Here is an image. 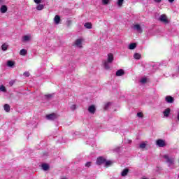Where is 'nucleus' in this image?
<instances>
[{"label":"nucleus","mask_w":179,"mask_h":179,"mask_svg":"<svg viewBox=\"0 0 179 179\" xmlns=\"http://www.w3.org/2000/svg\"><path fill=\"white\" fill-rule=\"evenodd\" d=\"M159 22H162V23H164L165 24H168V23H170V20H169V18H167V15L165 14H162L159 17Z\"/></svg>","instance_id":"obj_1"},{"label":"nucleus","mask_w":179,"mask_h":179,"mask_svg":"<svg viewBox=\"0 0 179 179\" xmlns=\"http://www.w3.org/2000/svg\"><path fill=\"white\" fill-rule=\"evenodd\" d=\"M156 145L159 148H164V146L167 145V144L166 143V141L163 139L157 140Z\"/></svg>","instance_id":"obj_2"},{"label":"nucleus","mask_w":179,"mask_h":179,"mask_svg":"<svg viewBox=\"0 0 179 179\" xmlns=\"http://www.w3.org/2000/svg\"><path fill=\"white\" fill-rule=\"evenodd\" d=\"M106 163V158L104 157H99L96 159V164L98 166H101V164H104Z\"/></svg>","instance_id":"obj_3"},{"label":"nucleus","mask_w":179,"mask_h":179,"mask_svg":"<svg viewBox=\"0 0 179 179\" xmlns=\"http://www.w3.org/2000/svg\"><path fill=\"white\" fill-rule=\"evenodd\" d=\"M163 158L165 159L166 163H169L171 166L174 164V158H169L167 155H164Z\"/></svg>","instance_id":"obj_4"},{"label":"nucleus","mask_w":179,"mask_h":179,"mask_svg":"<svg viewBox=\"0 0 179 179\" xmlns=\"http://www.w3.org/2000/svg\"><path fill=\"white\" fill-rule=\"evenodd\" d=\"M47 120H50L51 121H54V120H57L58 118V115L55 113H51L50 115H46Z\"/></svg>","instance_id":"obj_5"},{"label":"nucleus","mask_w":179,"mask_h":179,"mask_svg":"<svg viewBox=\"0 0 179 179\" xmlns=\"http://www.w3.org/2000/svg\"><path fill=\"white\" fill-rule=\"evenodd\" d=\"M82 41H83V39L82 38L77 39L75 41V45H76V47H78V48H82Z\"/></svg>","instance_id":"obj_6"},{"label":"nucleus","mask_w":179,"mask_h":179,"mask_svg":"<svg viewBox=\"0 0 179 179\" xmlns=\"http://www.w3.org/2000/svg\"><path fill=\"white\" fill-rule=\"evenodd\" d=\"M113 61H114V55L111 53L108 54V59L106 62L111 64Z\"/></svg>","instance_id":"obj_7"},{"label":"nucleus","mask_w":179,"mask_h":179,"mask_svg":"<svg viewBox=\"0 0 179 179\" xmlns=\"http://www.w3.org/2000/svg\"><path fill=\"white\" fill-rule=\"evenodd\" d=\"M88 111L91 114H94L96 113V106L94 105H92L88 108Z\"/></svg>","instance_id":"obj_8"},{"label":"nucleus","mask_w":179,"mask_h":179,"mask_svg":"<svg viewBox=\"0 0 179 179\" xmlns=\"http://www.w3.org/2000/svg\"><path fill=\"white\" fill-rule=\"evenodd\" d=\"M165 100L167 103H174V98L171 96H166Z\"/></svg>","instance_id":"obj_9"},{"label":"nucleus","mask_w":179,"mask_h":179,"mask_svg":"<svg viewBox=\"0 0 179 179\" xmlns=\"http://www.w3.org/2000/svg\"><path fill=\"white\" fill-rule=\"evenodd\" d=\"M134 28L135 30H136L138 33H142V28L141 27V25L138 24H136L134 26Z\"/></svg>","instance_id":"obj_10"},{"label":"nucleus","mask_w":179,"mask_h":179,"mask_svg":"<svg viewBox=\"0 0 179 179\" xmlns=\"http://www.w3.org/2000/svg\"><path fill=\"white\" fill-rule=\"evenodd\" d=\"M54 20L56 24H59V22H61V17H59V15H55Z\"/></svg>","instance_id":"obj_11"},{"label":"nucleus","mask_w":179,"mask_h":179,"mask_svg":"<svg viewBox=\"0 0 179 179\" xmlns=\"http://www.w3.org/2000/svg\"><path fill=\"white\" fill-rule=\"evenodd\" d=\"M171 111V110L170 108H166L164 111V117H169V115H170V112Z\"/></svg>","instance_id":"obj_12"},{"label":"nucleus","mask_w":179,"mask_h":179,"mask_svg":"<svg viewBox=\"0 0 179 179\" xmlns=\"http://www.w3.org/2000/svg\"><path fill=\"white\" fill-rule=\"evenodd\" d=\"M0 10L1 13H6L8 10V7H6V6H2L0 8Z\"/></svg>","instance_id":"obj_13"},{"label":"nucleus","mask_w":179,"mask_h":179,"mask_svg":"<svg viewBox=\"0 0 179 179\" xmlns=\"http://www.w3.org/2000/svg\"><path fill=\"white\" fill-rule=\"evenodd\" d=\"M42 169L44 171H47L50 169V166L48 164H42Z\"/></svg>","instance_id":"obj_14"},{"label":"nucleus","mask_w":179,"mask_h":179,"mask_svg":"<svg viewBox=\"0 0 179 179\" xmlns=\"http://www.w3.org/2000/svg\"><path fill=\"white\" fill-rule=\"evenodd\" d=\"M3 108L6 113H9V111H10V106L9 104H5L3 106Z\"/></svg>","instance_id":"obj_15"},{"label":"nucleus","mask_w":179,"mask_h":179,"mask_svg":"<svg viewBox=\"0 0 179 179\" xmlns=\"http://www.w3.org/2000/svg\"><path fill=\"white\" fill-rule=\"evenodd\" d=\"M124 70H122V69L118 70L116 72V76H122V75H124Z\"/></svg>","instance_id":"obj_16"},{"label":"nucleus","mask_w":179,"mask_h":179,"mask_svg":"<svg viewBox=\"0 0 179 179\" xmlns=\"http://www.w3.org/2000/svg\"><path fill=\"white\" fill-rule=\"evenodd\" d=\"M129 172V169H125L124 170H123L122 172V177H125V176H127Z\"/></svg>","instance_id":"obj_17"},{"label":"nucleus","mask_w":179,"mask_h":179,"mask_svg":"<svg viewBox=\"0 0 179 179\" xmlns=\"http://www.w3.org/2000/svg\"><path fill=\"white\" fill-rule=\"evenodd\" d=\"M84 26L86 29H92V27H93V25L91 22H87L84 24Z\"/></svg>","instance_id":"obj_18"},{"label":"nucleus","mask_w":179,"mask_h":179,"mask_svg":"<svg viewBox=\"0 0 179 179\" xmlns=\"http://www.w3.org/2000/svg\"><path fill=\"white\" fill-rule=\"evenodd\" d=\"M110 64V62H108L107 61H105L103 62L105 69H110V64Z\"/></svg>","instance_id":"obj_19"},{"label":"nucleus","mask_w":179,"mask_h":179,"mask_svg":"<svg viewBox=\"0 0 179 179\" xmlns=\"http://www.w3.org/2000/svg\"><path fill=\"white\" fill-rule=\"evenodd\" d=\"M136 48V43H131L129 45V50H135Z\"/></svg>","instance_id":"obj_20"},{"label":"nucleus","mask_w":179,"mask_h":179,"mask_svg":"<svg viewBox=\"0 0 179 179\" xmlns=\"http://www.w3.org/2000/svg\"><path fill=\"white\" fill-rule=\"evenodd\" d=\"M1 50L3 51H6V50H8V45L6 43H3L2 45H1Z\"/></svg>","instance_id":"obj_21"},{"label":"nucleus","mask_w":179,"mask_h":179,"mask_svg":"<svg viewBox=\"0 0 179 179\" xmlns=\"http://www.w3.org/2000/svg\"><path fill=\"white\" fill-rule=\"evenodd\" d=\"M20 54L21 55L24 56V55H26V54H27V50L26 49H22L20 50Z\"/></svg>","instance_id":"obj_22"},{"label":"nucleus","mask_w":179,"mask_h":179,"mask_svg":"<svg viewBox=\"0 0 179 179\" xmlns=\"http://www.w3.org/2000/svg\"><path fill=\"white\" fill-rule=\"evenodd\" d=\"M37 10H43V9H44V5L43 4H39L38 5V6L36 7Z\"/></svg>","instance_id":"obj_23"},{"label":"nucleus","mask_w":179,"mask_h":179,"mask_svg":"<svg viewBox=\"0 0 179 179\" xmlns=\"http://www.w3.org/2000/svg\"><path fill=\"white\" fill-rule=\"evenodd\" d=\"M123 3H124V0H117V6H119V8H121Z\"/></svg>","instance_id":"obj_24"},{"label":"nucleus","mask_w":179,"mask_h":179,"mask_svg":"<svg viewBox=\"0 0 179 179\" xmlns=\"http://www.w3.org/2000/svg\"><path fill=\"white\" fill-rule=\"evenodd\" d=\"M30 40V36H24L22 37V41H29Z\"/></svg>","instance_id":"obj_25"},{"label":"nucleus","mask_w":179,"mask_h":179,"mask_svg":"<svg viewBox=\"0 0 179 179\" xmlns=\"http://www.w3.org/2000/svg\"><path fill=\"white\" fill-rule=\"evenodd\" d=\"M140 149H145L146 148V143L145 142H143L139 145Z\"/></svg>","instance_id":"obj_26"},{"label":"nucleus","mask_w":179,"mask_h":179,"mask_svg":"<svg viewBox=\"0 0 179 179\" xmlns=\"http://www.w3.org/2000/svg\"><path fill=\"white\" fill-rule=\"evenodd\" d=\"M111 164H113V162L111 161H107V159H106L105 162V166L107 167L108 166H111Z\"/></svg>","instance_id":"obj_27"},{"label":"nucleus","mask_w":179,"mask_h":179,"mask_svg":"<svg viewBox=\"0 0 179 179\" xmlns=\"http://www.w3.org/2000/svg\"><path fill=\"white\" fill-rule=\"evenodd\" d=\"M7 65H8V66H13L15 65V62H13V61L9 60L7 62Z\"/></svg>","instance_id":"obj_28"},{"label":"nucleus","mask_w":179,"mask_h":179,"mask_svg":"<svg viewBox=\"0 0 179 179\" xmlns=\"http://www.w3.org/2000/svg\"><path fill=\"white\" fill-rule=\"evenodd\" d=\"M135 59H141V55L138 53H135L134 55Z\"/></svg>","instance_id":"obj_29"},{"label":"nucleus","mask_w":179,"mask_h":179,"mask_svg":"<svg viewBox=\"0 0 179 179\" xmlns=\"http://www.w3.org/2000/svg\"><path fill=\"white\" fill-rule=\"evenodd\" d=\"M0 92H3L4 93L6 92V88L3 85L0 86Z\"/></svg>","instance_id":"obj_30"},{"label":"nucleus","mask_w":179,"mask_h":179,"mask_svg":"<svg viewBox=\"0 0 179 179\" xmlns=\"http://www.w3.org/2000/svg\"><path fill=\"white\" fill-rule=\"evenodd\" d=\"M110 106H111L110 102H108L107 103H106L104 106V110H108V107H110Z\"/></svg>","instance_id":"obj_31"},{"label":"nucleus","mask_w":179,"mask_h":179,"mask_svg":"<svg viewBox=\"0 0 179 179\" xmlns=\"http://www.w3.org/2000/svg\"><path fill=\"white\" fill-rule=\"evenodd\" d=\"M140 82H141V83H146V82H148V78H143L141 79Z\"/></svg>","instance_id":"obj_32"},{"label":"nucleus","mask_w":179,"mask_h":179,"mask_svg":"<svg viewBox=\"0 0 179 179\" xmlns=\"http://www.w3.org/2000/svg\"><path fill=\"white\" fill-rule=\"evenodd\" d=\"M103 5H108L110 3V0H102Z\"/></svg>","instance_id":"obj_33"},{"label":"nucleus","mask_w":179,"mask_h":179,"mask_svg":"<svg viewBox=\"0 0 179 179\" xmlns=\"http://www.w3.org/2000/svg\"><path fill=\"white\" fill-rule=\"evenodd\" d=\"M23 75L25 76V78H29V76H30V73L29 71H26Z\"/></svg>","instance_id":"obj_34"},{"label":"nucleus","mask_w":179,"mask_h":179,"mask_svg":"<svg viewBox=\"0 0 179 179\" xmlns=\"http://www.w3.org/2000/svg\"><path fill=\"white\" fill-rule=\"evenodd\" d=\"M137 117H139V118H143V113L141 112L138 113Z\"/></svg>","instance_id":"obj_35"},{"label":"nucleus","mask_w":179,"mask_h":179,"mask_svg":"<svg viewBox=\"0 0 179 179\" xmlns=\"http://www.w3.org/2000/svg\"><path fill=\"white\" fill-rule=\"evenodd\" d=\"M91 165H92V162H87L85 164V167H90Z\"/></svg>","instance_id":"obj_36"},{"label":"nucleus","mask_w":179,"mask_h":179,"mask_svg":"<svg viewBox=\"0 0 179 179\" xmlns=\"http://www.w3.org/2000/svg\"><path fill=\"white\" fill-rule=\"evenodd\" d=\"M35 3H41V0H34Z\"/></svg>","instance_id":"obj_37"},{"label":"nucleus","mask_w":179,"mask_h":179,"mask_svg":"<svg viewBox=\"0 0 179 179\" xmlns=\"http://www.w3.org/2000/svg\"><path fill=\"white\" fill-rule=\"evenodd\" d=\"M154 2H156L157 3H160V2H162V0H154Z\"/></svg>","instance_id":"obj_38"},{"label":"nucleus","mask_w":179,"mask_h":179,"mask_svg":"<svg viewBox=\"0 0 179 179\" xmlns=\"http://www.w3.org/2000/svg\"><path fill=\"white\" fill-rule=\"evenodd\" d=\"M10 86H13V81L10 82Z\"/></svg>","instance_id":"obj_39"},{"label":"nucleus","mask_w":179,"mask_h":179,"mask_svg":"<svg viewBox=\"0 0 179 179\" xmlns=\"http://www.w3.org/2000/svg\"><path fill=\"white\" fill-rule=\"evenodd\" d=\"M169 2H170L171 3L174 2V0H169Z\"/></svg>","instance_id":"obj_40"},{"label":"nucleus","mask_w":179,"mask_h":179,"mask_svg":"<svg viewBox=\"0 0 179 179\" xmlns=\"http://www.w3.org/2000/svg\"><path fill=\"white\" fill-rule=\"evenodd\" d=\"M72 108H73V110H75V108H76V105H73V106H72Z\"/></svg>","instance_id":"obj_41"},{"label":"nucleus","mask_w":179,"mask_h":179,"mask_svg":"<svg viewBox=\"0 0 179 179\" xmlns=\"http://www.w3.org/2000/svg\"><path fill=\"white\" fill-rule=\"evenodd\" d=\"M178 120H179V112L178 113Z\"/></svg>","instance_id":"obj_42"},{"label":"nucleus","mask_w":179,"mask_h":179,"mask_svg":"<svg viewBox=\"0 0 179 179\" xmlns=\"http://www.w3.org/2000/svg\"><path fill=\"white\" fill-rule=\"evenodd\" d=\"M69 22V24H71V21H68Z\"/></svg>","instance_id":"obj_43"},{"label":"nucleus","mask_w":179,"mask_h":179,"mask_svg":"<svg viewBox=\"0 0 179 179\" xmlns=\"http://www.w3.org/2000/svg\"><path fill=\"white\" fill-rule=\"evenodd\" d=\"M51 96V95H48V97H50Z\"/></svg>","instance_id":"obj_44"}]
</instances>
